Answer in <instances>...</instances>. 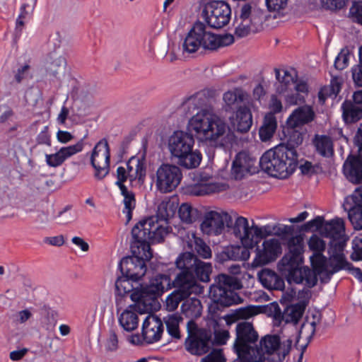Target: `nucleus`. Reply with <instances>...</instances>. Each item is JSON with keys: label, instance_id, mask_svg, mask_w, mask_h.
Here are the masks:
<instances>
[{"label": "nucleus", "instance_id": "nucleus-19", "mask_svg": "<svg viewBox=\"0 0 362 362\" xmlns=\"http://www.w3.org/2000/svg\"><path fill=\"white\" fill-rule=\"evenodd\" d=\"M110 148L106 140H100L95 146L90 157V163L95 169L97 180L105 178L110 172Z\"/></svg>", "mask_w": 362, "mask_h": 362}, {"label": "nucleus", "instance_id": "nucleus-51", "mask_svg": "<svg viewBox=\"0 0 362 362\" xmlns=\"http://www.w3.org/2000/svg\"><path fill=\"white\" fill-rule=\"evenodd\" d=\"M276 77L277 80L280 82L281 86L278 88V90L280 93H284L287 91L288 89H291L290 88L291 86H293L296 80H295L294 77L290 74V72L287 70L284 71V76L281 79L280 78V71L279 69H275Z\"/></svg>", "mask_w": 362, "mask_h": 362}, {"label": "nucleus", "instance_id": "nucleus-36", "mask_svg": "<svg viewBox=\"0 0 362 362\" xmlns=\"http://www.w3.org/2000/svg\"><path fill=\"white\" fill-rule=\"evenodd\" d=\"M315 152L321 157L329 158L334 155V143L327 135L315 134L312 139Z\"/></svg>", "mask_w": 362, "mask_h": 362}, {"label": "nucleus", "instance_id": "nucleus-14", "mask_svg": "<svg viewBox=\"0 0 362 362\" xmlns=\"http://www.w3.org/2000/svg\"><path fill=\"white\" fill-rule=\"evenodd\" d=\"M202 13L209 26L219 29L228 24L231 18V8L223 1H213L205 5Z\"/></svg>", "mask_w": 362, "mask_h": 362}, {"label": "nucleus", "instance_id": "nucleus-25", "mask_svg": "<svg viewBox=\"0 0 362 362\" xmlns=\"http://www.w3.org/2000/svg\"><path fill=\"white\" fill-rule=\"evenodd\" d=\"M257 160L246 152L238 153L232 165V175L235 180H241L246 174L255 173Z\"/></svg>", "mask_w": 362, "mask_h": 362}, {"label": "nucleus", "instance_id": "nucleus-47", "mask_svg": "<svg viewBox=\"0 0 362 362\" xmlns=\"http://www.w3.org/2000/svg\"><path fill=\"white\" fill-rule=\"evenodd\" d=\"M110 303V299L105 296H99L94 303L93 313L92 315L93 322L97 324L102 322Z\"/></svg>", "mask_w": 362, "mask_h": 362}, {"label": "nucleus", "instance_id": "nucleus-42", "mask_svg": "<svg viewBox=\"0 0 362 362\" xmlns=\"http://www.w3.org/2000/svg\"><path fill=\"white\" fill-rule=\"evenodd\" d=\"M277 127V122L273 114L264 117L262 126L259 128V135L262 141L270 140Z\"/></svg>", "mask_w": 362, "mask_h": 362}, {"label": "nucleus", "instance_id": "nucleus-10", "mask_svg": "<svg viewBox=\"0 0 362 362\" xmlns=\"http://www.w3.org/2000/svg\"><path fill=\"white\" fill-rule=\"evenodd\" d=\"M344 249L343 243H333L329 247L330 257L328 262L322 253H313L310 257V262L314 272L318 274L326 273L328 277H330L344 268L347 265V261L344 254Z\"/></svg>", "mask_w": 362, "mask_h": 362}, {"label": "nucleus", "instance_id": "nucleus-4", "mask_svg": "<svg viewBox=\"0 0 362 362\" xmlns=\"http://www.w3.org/2000/svg\"><path fill=\"white\" fill-rule=\"evenodd\" d=\"M293 341L279 334H267L262 337L252 350L250 362H283L292 349Z\"/></svg>", "mask_w": 362, "mask_h": 362}, {"label": "nucleus", "instance_id": "nucleus-57", "mask_svg": "<svg viewBox=\"0 0 362 362\" xmlns=\"http://www.w3.org/2000/svg\"><path fill=\"white\" fill-rule=\"evenodd\" d=\"M325 243L318 235H313L308 240V246L313 253H322L325 249Z\"/></svg>", "mask_w": 362, "mask_h": 362}, {"label": "nucleus", "instance_id": "nucleus-15", "mask_svg": "<svg viewBox=\"0 0 362 362\" xmlns=\"http://www.w3.org/2000/svg\"><path fill=\"white\" fill-rule=\"evenodd\" d=\"M182 173L179 167L170 164H162L156 170L155 185L161 193L173 192L180 185Z\"/></svg>", "mask_w": 362, "mask_h": 362}, {"label": "nucleus", "instance_id": "nucleus-11", "mask_svg": "<svg viewBox=\"0 0 362 362\" xmlns=\"http://www.w3.org/2000/svg\"><path fill=\"white\" fill-rule=\"evenodd\" d=\"M236 337L233 349L238 358L245 362H250L252 350H255L259 339V334L253 324L247 321L240 322L235 327Z\"/></svg>", "mask_w": 362, "mask_h": 362}, {"label": "nucleus", "instance_id": "nucleus-63", "mask_svg": "<svg viewBox=\"0 0 362 362\" xmlns=\"http://www.w3.org/2000/svg\"><path fill=\"white\" fill-rule=\"evenodd\" d=\"M202 362H226V358L221 349H214L202 359Z\"/></svg>", "mask_w": 362, "mask_h": 362}, {"label": "nucleus", "instance_id": "nucleus-44", "mask_svg": "<svg viewBox=\"0 0 362 362\" xmlns=\"http://www.w3.org/2000/svg\"><path fill=\"white\" fill-rule=\"evenodd\" d=\"M296 126L287 125L284 129V134L286 139V144L289 148H293L301 145L303 141V132H300Z\"/></svg>", "mask_w": 362, "mask_h": 362}, {"label": "nucleus", "instance_id": "nucleus-13", "mask_svg": "<svg viewBox=\"0 0 362 362\" xmlns=\"http://www.w3.org/2000/svg\"><path fill=\"white\" fill-rule=\"evenodd\" d=\"M175 264L180 269L179 273L189 274L195 279L194 274L203 282L210 281V274L212 271V267L210 263L204 262L197 258L192 252H184L181 254L176 259Z\"/></svg>", "mask_w": 362, "mask_h": 362}, {"label": "nucleus", "instance_id": "nucleus-49", "mask_svg": "<svg viewBox=\"0 0 362 362\" xmlns=\"http://www.w3.org/2000/svg\"><path fill=\"white\" fill-rule=\"evenodd\" d=\"M246 98V93L240 88H235L233 90L226 92L223 95V100L226 105L231 107L238 102H243Z\"/></svg>", "mask_w": 362, "mask_h": 362}, {"label": "nucleus", "instance_id": "nucleus-64", "mask_svg": "<svg viewBox=\"0 0 362 362\" xmlns=\"http://www.w3.org/2000/svg\"><path fill=\"white\" fill-rule=\"evenodd\" d=\"M351 76L355 86L362 87V63L359 62L351 68Z\"/></svg>", "mask_w": 362, "mask_h": 362}, {"label": "nucleus", "instance_id": "nucleus-59", "mask_svg": "<svg viewBox=\"0 0 362 362\" xmlns=\"http://www.w3.org/2000/svg\"><path fill=\"white\" fill-rule=\"evenodd\" d=\"M322 6L326 10L337 11L344 8L348 0H320Z\"/></svg>", "mask_w": 362, "mask_h": 362}, {"label": "nucleus", "instance_id": "nucleus-3", "mask_svg": "<svg viewBox=\"0 0 362 362\" xmlns=\"http://www.w3.org/2000/svg\"><path fill=\"white\" fill-rule=\"evenodd\" d=\"M259 163L262 169L272 177L286 179L296 170L298 154L296 149L281 144L267 151Z\"/></svg>", "mask_w": 362, "mask_h": 362}, {"label": "nucleus", "instance_id": "nucleus-18", "mask_svg": "<svg viewBox=\"0 0 362 362\" xmlns=\"http://www.w3.org/2000/svg\"><path fill=\"white\" fill-rule=\"evenodd\" d=\"M282 252L280 241L276 238L265 239L261 245L255 248V257L252 266L262 267L274 262Z\"/></svg>", "mask_w": 362, "mask_h": 362}, {"label": "nucleus", "instance_id": "nucleus-58", "mask_svg": "<svg viewBox=\"0 0 362 362\" xmlns=\"http://www.w3.org/2000/svg\"><path fill=\"white\" fill-rule=\"evenodd\" d=\"M40 95L41 92L37 88L30 87L25 93V103L29 105L35 106L40 98Z\"/></svg>", "mask_w": 362, "mask_h": 362}, {"label": "nucleus", "instance_id": "nucleus-7", "mask_svg": "<svg viewBox=\"0 0 362 362\" xmlns=\"http://www.w3.org/2000/svg\"><path fill=\"white\" fill-rule=\"evenodd\" d=\"M310 290L303 288L298 291V299L299 302L286 305L282 311L276 303H271L267 309L269 315L274 319V323L276 326L284 325H291L296 331V325L302 318L305 310L308 304L310 298Z\"/></svg>", "mask_w": 362, "mask_h": 362}, {"label": "nucleus", "instance_id": "nucleus-39", "mask_svg": "<svg viewBox=\"0 0 362 362\" xmlns=\"http://www.w3.org/2000/svg\"><path fill=\"white\" fill-rule=\"evenodd\" d=\"M356 105L350 100H345L342 103V117L345 123H355L362 118V108Z\"/></svg>", "mask_w": 362, "mask_h": 362}, {"label": "nucleus", "instance_id": "nucleus-30", "mask_svg": "<svg viewBox=\"0 0 362 362\" xmlns=\"http://www.w3.org/2000/svg\"><path fill=\"white\" fill-rule=\"evenodd\" d=\"M232 128L240 133L247 132L252 124V115L250 110L245 105L240 106L235 116L230 117Z\"/></svg>", "mask_w": 362, "mask_h": 362}, {"label": "nucleus", "instance_id": "nucleus-21", "mask_svg": "<svg viewBox=\"0 0 362 362\" xmlns=\"http://www.w3.org/2000/svg\"><path fill=\"white\" fill-rule=\"evenodd\" d=\"M117 180L115 184L119 187L121 194L124 197L123 203L124 209L123 213L126 214L127 221H129L132 217V210L136 206V199L134 194L132 191H129L124 185V182L129 180L127 168L122 166L118 167L117 169Z\"/></svg>", "mask_w": 362, "mask_h": 362}, {"label": "nucleus", "instance_id": "nucleus-38", "mask_svg": "<svg viewBox=\"0 0 362 362\" xmlns=\"http://www.w3.org/2000/svg\"><path fill=\"white\" fill-rule=\"evenodd\" d=\"M228 185L219 182L202 183L193 186L190 189V193L195 196H204L214 193L226 191Z\"/></svg>", "mask_w": 362, "mask_h": 362}, {"label": "nucleus", "instance_id": "nucleus-23", "mask_svg": "<svg viewBox=\"0 0 362 362\" xmlns=\"http://www.w3.org/2000/svg\"><path fill=\"white\" fill-rule=\"evenodd\" d=\"M194 140L193 136L182 131L175 132L168 140V148L171 155L179 158L184 153L189 152L193 148Z\"/></svg>", "mask_w": 362, "mask_h": 362}, {"label": "nucleus", "instance_id": "nucleus-27", "mask_svg": "<svg viewBox=\"0 0 362 362\" xmlns=\"http://www.w3.org/2000/svg\"><path fill=\"white\" fill-rule=\"evenodd\" d=\"M248 13L247 10L241 11L235 16L234 25H235V35L238 38H242L247 36L251 33L258 32L259 28V20L257 16H254L253 23L250 20H248Z\"/></svg>", "mask_w": 362, "mask_h": 362}, {"label": "nucleus", "instance_id": "nucleus-6", "mask_svg": "<svg viewBox=\"0 0 362 362\" xmlns=\"http://www.w3.org/2000/svg\"><path fill=\"white\" fill-rule=\"evenodd\" d=\"M169 275L157 274L149 281L148 284L141 286L132 295L141 312L152 311L158 303V298L173 286Z\"/></svg>", "mask_w": 362, "mask_h": 362}, {"label": "nucleus", "instance_id": "nucleus-29", "mask_svg": "<svg viewBox=\"0 0 362 362\" xmlns=\"http://www.w3.org/2000/svg\"><path fill=\"white\" fill-rule=\"evenodd\" d=\"M211 345V332H202L197 337L187 338L185 341L186 349L194 355H203L207 353Z\"/></svg>", "mask_w": 362, "mask_h": 362}, {"label": "nucleus", "instance_id": "nucleus-53", "mask_svg": "<svg viewBox=\"0 0 362 362\" xmlns=\"http://www.w3.org/2000/svg\"><path fill=\"white\" fill-rule=\"evenodd\" d=\"M259 313V308L257 306H247L237 309L233 316L236 320H247Z\"/></svg>", "mask_w": 362, "mask_h": 362}, {"label": "nucleus", "instance_id": "nucleus-31", "mask_svg": "<svg viewBox=\"0 0 362 362\" xmlns=\"http://www.w3.org/2000/svg\"><path fill=\"white\" fill-rule=\"evenodd\" d=\"M66 66V59L57 52L49 53L45 64V71L52 78H59L63 76Z\"/></svg>", "mask_w": 362, "mask_h": 362}, {"label": "nucleus", "instance_id": "nucleus-56", "mask_svg": "<svg viewBox=\"0 0 362 362\" xmlns=\"http://www.w3.org/2000/svg\"><path fill=\"white\" fill-rule=\"evenodd\" d=\"M350 52L347 48H344L337 56L334 61V67L338 70L344 69L349 64Z\"/></svg>", "mask_w": 362, "mask_h": 362}, {"label": "nucleus", "instance_id": "nucleus-35", "mask_svg": "<svg viewBox=\"0 0 362 362\" xmlns=\"http://www.w3.org/2000/svg\"><path fill=\"white\" fill-rule=\"evenodd\" d=\"M354 203L348 211V217L355 229H362V185L359 187L351 197Z\"/></svg>", "mask_w": 362, "mask_h": 362}, {"label": "nucleus", "instance_id": "nucleus-22", "mask_svg": "<svg viewBox=\"0 0 362 362\" xmlns=\"http://www.w3.org/2000/svg\"><path fill=\"white\" fill-rule=\"evenodd\" d=\"M117 180L115 184L119 187L121 194L124 197L123 203L124 209L123 213L126 214L127 221H129L132 217V210L136 206V199L134 194L132 191H129L124 185V182L129 180L127 168L122 166L118 167L117 169Z\"/></svg>", "mask_w": 362, "mask_h": 362}, {"label": "nucleus", "instance_id": "nucleus-5", "mask_svg": "<svg viewBox=\"0 0 362 362\" xmlns=\"http://www.w3.org/2000/svg\"><path fill=\"white\" fill-rule=\"evenodd\" d=\"M234 42L232 35H216L206 30L202 22H196L182 43V50L187 53H194L200 47L204 49L215 50L220 47L227 46Z\"/></svg>", "mask_w": 362, "mask_h": 362}, {"label": "nucleus", "instance_id": "nucleus-60", "mask_svg": "<svg viewBox=\"0 0 362 362\" xmlns=\"http://www.w3.org/2000/svg\"><path fill=\"white\" fill-rule=\"evenodd\" d=\"M265 3L269 11L279 13L286 8L288 0H265Z\"/></svg>", "mask_w": 362, "mask_h": 362}, {"label": "nucleus", "instance_id": "nucleus-54", "mask_svg": "<svg viewBox=\"0 0 362 362\" xmlns=\"http://www.w3.org/2000/svg\"><path fill=\"white\" fill-rule=\"evenodd\" d=\"M241 11L247 10V13H248V20H250L253 23V18L255 15L257 18L259 20V28L262 29L263 22L265 19V13L260 9L252 8V6L249 4H245L240 8Z\"/></svg>", "mask_w": 362, "mask_h": 362}, {"label": "nucleus", "instance_id": "nucleus-61", "mask_svg": "<svg viewBox=\"0 0 362 362\" xmlns=\"http://www.w3.org/2000/svg\"><path fill=\"white\" fill-rule=\"evenodd\" d=\"M351 258L354 261H362V238L356 237L352 240Z\"/></svg>", "mask_w": 362, "mask_h": 362}, {"label": "nucleus", "instance_id": "nucleus-12", "mask_svg": "<svg viewBox=\"0 0 362 362\" xmlns=\"http://www.w3.org/2000/svg\"><path fill=\"white\" fill-rule=\"evenodd\" d=\"M233 233L240 240L241 244L255 247L261 239L272 234L269 226L259 227L253 223L249 225L248 220L243 216H238L233 226Z\"/></svg>", "mask_w": 362, "mask_h": 362}, {"label": "nucleus", "instance_id": "nucleus-33", "mask_svg": "<svg viewBox=\"0 0 362 362\" xmlns=\"http://www.w3.org/2000/svg\"><path fill=\"white\" fill-rule=\"evenodd\" d=\"M315 113L310 105H303L295 109L286 120L287 125L301 127L314 120Z\"/></svg>", "mask_w": 362, "mask_h": 362}, {"label": "nucleus", "instance_id": "nucleus-43", "mask_svg": "<svg viewBox=\"0 0 362 362\" xmlns=\"http://www.w3.org/2000/svg\"><path fill=\"white\" fill-rule=\"evenodd\" d=\"M127 170L131 182L136 180L143 181L146 175L144 165L139 159L131 158L127 163Z\"/></svg>", "mask_w": 362, "mask_h": 362}, {"label": "nucleus", "instance_id": "nucleus-20", "mask_svg": "<svg viewBox=\"0 0 362 362\" xmlns=\"http://www.w3.org/2000/svg\"><path fill=\"white\" fill-rule=\"evenodd\" d=\"M225 224L230 227L233 224L231 216L223 211H210L206 213L201 223V230L208 235H220L224 230Z\"/></svg>", "mask_w": 362, "mask_h": 362}, {"label": "nucleus", "instance_id": "nucleus-55", "mask_svg": "<svg viewBox=\"0 0 362 362\" xmlns=\"http://www.w3.org/2000/svg\"><path fill=\"white\" fill-rule=\"evenodd\" d=\"M131 279L125 276H119L115 281V288L119 295L130 292L133 286L130 283Z\"/></svg>", "mask_w": 362, "mask_h": 362}, {"label": "nucleus", "instance_id": "nucleus-17", "mask_svg": "<svg viewBox=\"0 0 362 362\" xmlns=\"http://www.w3.org/2000/svg\"><path fill=\"white\" fill-rule=\"evenodd\" d=\"M354 143L358 147V156H349L344 163V173L353 183L362 182V124L354 136Z\"/></svg>", "mask_w": 362, "mask_h": 362}, {"label": "nucleus", "instance_id": "nucleus-16", "mask_svg": "<svg viewBox=\"0 0 362 362\" xmlns=\"http://www.w3.org/2000/svg\"><path fill=\"white\" fill-rule=\"evenodd\" d=\"M288 252L278 263V269L281 274L300 267L303 261V239L300 235L291 237L288 241Z\"/></svg>", "mask_w": 362, "mask_h": 362}, {"label": "nucleus", "instance_id": "nucleus-1", "mask_svg": "<svg viewBox=\"0 0 362 362\" xmlns=\"http://www.w3.org/2000/svg\"><path fill=\"white\" fill-rule=\"evenodd\" d=\"M154 218L136 225L132 230L134 241L132 244L133 256L125 257L119 262V267L123 276L138 281L146 273L144 260L152 257L150 244L163 241L165 229L153 222Z\"/></svg>", "mask_w": 362, "mask_h": 362}, {"label": "nucleus", "instance_id": "nucleus-2", "mask_svg": "<svg viewBox=\"0 0 362 362\" xmlns=\"http://www.w3.org/2000/svg\"><path fill=\"white\" fill-rule=\"evenodd\" d=\"M190 131L197 139L214 147L224 146L223 136L226 132V123L223 119L213 112L202 109L193 115L188 123Z\"/></svg>", "mask_w": 362, "mask_h": 362}, {"label": "nucleus", "instance_id": "nucleus-48", "mask_svg": "<svg viewBox=\"0 0 362 362\" xmlns=\"http://www.w3.org/2000/svg\"><path fill=\"white\" fill-rule=\"evenodd\" d=\"M119 322L126 331H133L138 326L137 314L131 310H124L119 316Z\"/></svg>", "mask_w": 362, "mask_h": 362}, {"label": "nucleus", "instance_id": "nucleus-46", "mask_svg": "<svg viewBox=\"0 0 362 362\" xmlns=\"http://www.w3.org/2000/svg\"><path fill=\"white\" fill-rule=\"evenodd\" d=\"M191 236L192 238L188 242L189 247L194 249L202 258L211 257V250L209 246L202 238L197 237L194 233H192Z\"/></svg>", "mask_w": 362, "mask_h": 362}, {"label": "nucleus", "instance_id": "nucleus-32", "mask_svg": "<svg viewBox=\"0 0 362 362\" xmlns=\"http://www.w3.org/2000/svg\"><path fill=\"white\" fill-rule=\"evenodd\" d=\"M282 274L286 276L288 281L290 282L293 281L296 284L305 282L308 288L315 286L317 281L313 272L308 267L302 268L298 267L288 272V273H284Z\"/></svg>", "mask_w": 362, "mask_h": 362}, {"label": "nucleus", "instance_id": "nucleus-41", "mask_svg": "<svg viewBox=\"0 0 362 362\" xmlns=\"http://www.w3.org/2000/svg\"><path fill=\"white\" fill-rule=\"evenodd\" d=\"M182 314L190 319L198 318L202 315V305L197 298H186L181 305Z\"/></svg>", "mask_w": 362, "mask_h": 362}, {"label": "nucleus", "instance_id": "nucleus-28", "mask_svg": "<svg viewBox=\"0 0 362 362\" xmlns=\"http://www.w3.org/2000/svg\"><path fill=\"white\" fill-rule=\"evenodd\" d=\"M163 332V325L160 318L154 315H148L142 325V337L147 344L160 340Z\"/></svg>", "mask_w": 362, "mask_h": 362}, {"label": "nucleus", "instance_id": "nucleus-45", "mask_svg": "<svg viewBox=\"0 0 362 362\" xmlns=\"http://www.w3.org/2000/svg\"><path fill=\"white\" fill-rule=\"evenodd\" d=\"M202 160V154L190 148L189 152L177 158V164L187 169L195 168L199 166Z\"/></svg>", "mask_w": 362, "mask_h": 362}, {"label": "nucleus", "instance_id": "nucleus-62", "mask_svg": "<svg viewBox=\"0 0 362 362\" xmlns=\"http://www.w3.org/2000/svg\"><path fill=\"white\" fill-rule=\"evenodd\" d=\"M349 15L353 20L362 25V2L354 1L349 9Z\"/></svg>", "mask_w": 362, "mask_h": 362}, {"label": "nucleus", "instance_id": "nucleus-9", "mask_svg": "<svg viewBox=\"0 0 362 362\" xmlns=\"http://www.w3.org/2000/svg\"><path fill=\"white\" fill-rule=\"evenodd\" d=\"M172 285V288L176 289L168 295L165 300V306L168 311L175 310L180 303L189 298L190 295L202 294L204 291L203 286L197 282L196 279L185 272L177 274Z\"/></svg>", "mask_w": 362, "mask_h": 362}, {"label": "nucleus", "instance_id": "nucleus-8", "mask_svg": "<svg viewBox=\"0 0 362 362\" xmlns=\"http://www.w3.org/2000/svg\"><path fill=\"white\" fill-rule=\"evenodd\" d=\"M241 281L235 276L221 274L210 286L209 294L213 301L221 307H229L237 303L238 296L235 290L242 288Z\"/></svg>", "mask_w": 362, "mask_h": 362}, {"label": "nucleus", "instance_id": "nucleus-26", "mask_svg": "<svg viewBox=\"0 0 362 362\" xmlns=\"http://www.w3.org/2000/svg\"><path fill=\"white\" fill-rule=\"evenodd\" d=\"M84 143L81 139L74 145L62 147L54 153L45 155L46 163L49 167L57 168L62 165L66 159L81 152Z\"/></svg>", "mask_w": 362, "mask_h": 362}, {"label": "nucleus", "instance_id": "nucleus-24", "mask_svg": "<svg viewBox=\"0 0 362 362\" xmlns=\"http://www.w3.org/2000/svg\"><path fill=\"white\" fill-rule=\"evenodd\" d=\"M178 206V204L175 199H165L158 206V209L156 216H151L148 218L140 221L136 225H140L141 223L149 220L150 218H154L153 222L161 228L165 229V233L163 235V239L164 236L168 234V230L166 226H164L160 222H163L165 225L167 224V221L173 217L175 214Z\"/></svg>", "mask_w": 362, "mask_h": 362}, {"label": "nucleus", "instance_id": "nucleus-40", "mask_svg": "<svg viewBox=\"0 0 362 362\" xmlns=\"http://www.w3.org/2000/svg\"><path fill=\"white\" fill-rule=\"evenodd\" d=\"M343 78L341 76L332 77L330 84L324 86L318 93V98L320 103H324L328 97L335 98L341 89Z\"/></svg>", "mask_w": 362, "mask_h": 362}, {"label": "nucleus", "instance_id": "nucleus-50", "mask_svg": "<svg viewBox=\"0 0 362 362\" xmlns=\"http://www.w3.org/2000/svg\"><path fill=\"white\" fill-rule=\"evenodd\" d=\"M178 214L182 222L192 223L196 220L197 211L190 204L183 203L178 209Z\"/></svg>", "mask_w": 362, "mask_h": 362}, {"label": "nucleus", "instance_id": "nucleus-34", "mask_svg": "<svg viewBox=\"0 0 362 362\" xmlns=\"http://www.w3.org/2000/svg\"><path fill=\"white\" fill-rule=\"evenodd\" d=\"M344 221L342 218H336L325 223L322 228V235L332 240L330 247L334 243H343L345 245L344 241L339 240L344 235Z\"/></svg>", "mask_w": 362, "mask_h": 362}, {"label": "nucleus", "instance_id": "nucleus-52", "mask_svg": "<svg viewBox=\"0 0 362 362\" xmlns=\"http://www.w3.org/2000/svg\"><path fill=\"white\" fill-rule=\"evenodd\" d=\"M180 317L175 315H170L165 321L168 334L176 339H180L181 336L179 329Z\"/></svg>", "mask_w": 362, "mask_h": 362}, {"label": "nucleus", "instance_id": "nucleus-37", "mask_svg": "<svg viewBox=\"0 0 362 362\" xmlns=\"http://www.w3.org/2000/svg\"><path fill=\"white\" fill-rule=\"evenodd\" d=\"M258 278L263 286L269 290H281L284 287L283 279L269 269H264L259 272Z\"/></svg>", "mask_w": 362, "mask_h": 362}]
</instances>
